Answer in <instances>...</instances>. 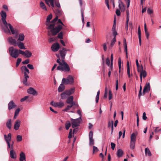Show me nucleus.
I'll return each instance as SVG.
<instances>
[{
    "label": "nucleus",
    "mask_w": 161,
    "mask_h": 161,
    "mask_svg": "<svg viewBox=\"0 0 161 161\" xmlns=\"http://www.w3.org/2000/svg\"><path fill=\"white\" fill-rule=\"evenodd\" d=\"M58 19V16H56L50 23L46 24V25L48 26L47 29L49 30L48 31V35L50 36L56 35L63 28L62 26L60 24H57L56 25Z\"/></svg>",
    "instance_id": "1"
},
{
    "label": "nucleus",
    "mask_w": 161,
    "mask_h": 161,
    "mask_svg": "<svg viewBox=\"0 0 161 161\" xmlns=\"http://www.w3.org/2000/svg\"><path fill=\"white\" fill-rule=\"evenodd\" d=\"M0 14L3 23L6 27L4 29V31L6 32H9L10 30L12 34H16L15 37H17L19 34L18 32L16 30H14L11 25L9 23H8L6 21V13L3 10H2L0 13Z\"/></svg>",
    "instance_id": "2"
},
{
    "label": "nucleus",
    "mask_w": 161,
    "mask_h": 161,
    "mask_svg": "<svg viewBox=\"0 0 161 161\" xmlns=\"http://www.w3.org/2000/svg\"><path fill=\"white\" fill-rule=\"evenodd\" d=\"M74 82V80L73 76L71 75H69L67 78H63L62 80V83L58 87V90L59 92L63 91L65 89L64 85L70 84L72 85Z\"/></svg>",
    "instance_id": "3"
},
{
    "label": "nucleus",
    "mask_w": 161,
    "mask_h": 161,
    "mask_svg": "<svg viewBox=\"0 0 161 161\" xmlns=\"http://www.w3.org/2000/svg\"><path fill=\"white\" fill-rule=\"evenodd\" d=\"M60 58L57 60V62L59 64V65L57 67V69L65 72H70V68L67 63L65 62L64 60H62V62L60 61Z\"/></svg>",
    "instance_id": "4"
},
{
    "label": "nucleus",
    "mask_w": 161,
    "mask_h": 161,
    "mask_svg": "<svg viewBox=\"0 0 161 161\" xmlns=\"http://www.w3.org/2000/svg\"><path fill=\"white\" fill-rule=\"evenodd\" d=\"M8 50L10 55L13 58H16L19 56V50L11 47L9 48Z\"/></svg>",
    "instance_id": "5"
},
{
    "label": "nucleus",
    "mask_w": 161,
    "mask_h": 161,
    "mask_svg": "<svg viewBox=\"0 0 161 161\" xmlns=\"http://www.w3.org/2000/svg\"><path fill=\"white\" fill-rule=\"evenodd\" d=\"M81 120V117L75 119H74L72 118L71 119L72 128H74L78 126L79 125V124L80 123V121Z\"/></svg>",
    "instance_id": "6"
},
{
    "label": "nucleus",
    "mask_w": 161,
    "mask_h": 161,
    "mask_svg": "<svg viewBox=\"0 0 161 161\" xmlns=\"http://www.w3.org/2000/svg\"><path fill=\"white\" fill-rule=\"evenodd\" d=\"M67 51V50L64 47L62 48V50H60L59 51V54L61 58V61L63 60H64Z\"/></svg>",
    "instance_id": "7"
},
{
    "label": "nucleus",
    "mask_w": 161,
    "mask_h": 161,
    "mask_svg": "<svg viewBox=\"0 0 161 161\" xmlns=\"http://www.w3.org/2000/svg\"><path fill=\"white\" fill-rule=\"evenodd\" d=\"M60 47V45L58 42H56L52 45L51 47L52 50L53 52L57 51Z\"/></svg>",
    "instance_id": "8"
},
{
    "label": "nucleus",
    "mask_w": 161,
    "mask_h": 161,
    "mask_svg": "<svg viewBox=\"0 0 161 161\" xmlns=\"http://www.w3.org/2000/svg\"><path fill=\"white\" fill-rule=\"evenodd\" d=\"M16 105L14 103L13 101H10L8 104V109L9 110L16 108Z\"/></svg>",
    "instance_id": "9"
},
{
    "label": "nucleus",
    "mask_w": 161,
    "mask_h": 161,
    "mask_svg": "<svg viewBox=\"0 0 161 161\" xmlns=\"http://www.w3.org/2000/svg\"><path fill=\"white\" fill-rule=\"evenodd\" d=\"M8 42L11 44L15 46H17V42L15 39H14L12 37H9L8 38Z\"/></svg>",
    "instance_id": "10"
},
{
    "label": "nucleus",
    "mask_w": 161,
    "mask_h": 161,
    "mask_svg": "<svg viewBox=\"0 0 161 161\" xmlns=\"http://www.w3.org/2000/svg\"><path fill=\"white\" fill-rule=\"evenodd\" d=\"M66 102L67 103L75 105V103L73 102V96H70L68 97L66 100Z\"/></svg>",
    "instance_id": "11"
},
{
    "label": "nucleus",
    "mask_w": 161,
    "mask_h": 161,
    "mask_svg": "<svg viewBox=\"0 0 161 161\" xmlns=\"http://www.w3.org/2000/svg\"><path fill=\"white\" fill-rule=\"evenodd\" d=\"M27 92L30 94H32L33 95H37L36 91L32 87H30L27 90Z\"/></svg>",
    "instance_id": "12"
},
{
    "label": "nucleus",
    "mask_w": 161,
    "mask_h": 161,
    "mask_svg": "<svg viewBox=\"0 0 161 161\" xmlns=\"http://www.w3.org/2000/svg\"><path fill=\"white\" fill-rule=\"evenodd\" d=\"M119 6L121 12H124L125 10V5L121 1H119Z\"/></svg>",
    "instance_id": "13"
},
{
    "label": "nucleus",
    "mask_w": 161,
    "mask_h": 161,
    "mask_svg": "<svg viewBox=\"0 0 161 161\" xmlns=\"http://www.w3.org/2000/svg\"><path fill=\"white\" fill-rule=\"evenodd\" d=\"M69 96L66 90L61 94V98L63 99H66Z\"/></svg>",
    "instance_id": "14"
},
{
    "label": "nucleus",
    "mask_w": 161,
    "mask_h": 161,
    "mask_svg": "<svg viewBox=\"0 0 161 161\" xmlns=\"http://www.w3.org/2000/svg\"><path fill=\"white\" fill-rule=\"evenodd\" d=\"M20 124V121L19 119L16 120L15 122L14 128L16 130L18 129Z\"/></svg>",
    "instance_id": "15"
},
{
    "label": "nucleus",
    "mask_w": 161,
    "mask_h": 161,
    "mask_svg": "<svg viewBox=\"0 0 161 161\" xmlns=\"http://www.w3.org/2000/svg\"><path fill=\"white\" fill-rule=\"evenodd\" d=\"M26 161V157L25 153L23 152H21L20 154V161Z\"/></svg>",
    "instance_id": "16"
},
{
    "label": "nucleus",
    "mask_w": 161,
    "mask_h": 161,
    "mask_svg": "<svg viewBox=\"0 0 161 161\" xmlns=\"http://www.w3.org/2000/svg\"><path fill=\"white\" fill-rule=\"evenodd\" d=\"M140 78L141 82H142V77H143V78H145L147 76V72L146 71L144 70L141 71L140 73Z\"/></svg>",
    "instance_id": "17"
},
{
    "label": "nucleus",
    "mask_w": 161,
    "mask_h": 161,
    "mask_svg": "<svg viewBox=\"0 0 161 161\" xmlns=\"http://www.w3.org/2000/svg\"><path fill=\"white\" fill-rule=\"evenodd\" d=\"M45 1L46 3L49 7H50V5L49 4V2H50L51 6L53 8L54 7V0H45Z\"/></svg>",
    "instance_id": "18"
},
{
    "label": "nucleus",
    "mask_w": 161,
    "mask_h": 161,
    "mask_svg": "<svg viewBox=\"0 0 161 161\" xmlns=\"http://www.w3.org/2000/svg\"><path fill=\"white\" fill-rule=\"evenodd\" d=\"M45 1L46 3L49 7H50V5L49 4V2H50L51 6L53 8L54 7V0H45Z\"/></svg>",
    "instance_id": "19"
},
{
    "label": "nucleus",
    "mask_w": 161,
    "mask_h": 161,
    "mask_svg": "<svg viewBox=\"0 0 161 161\" xmlns=\"http://www.w3.org/2000/svg\"><path fill=\"white\" fill-rule=\"evenodd\" d=\"M17 45L19 48L21 49H26V48L25 47L24 44L23 42H20L17 43Z\"/></svg>",
    "instance_id": "20"
},
{
    "label": "nucleus",
    "mask_w": 161,
    "mask_h": 161,
    "mask_svg": "<svg viewBox=\"0 0 161 161\" xmlns=\"http://www.w3.org/2000/svg\"><path fill=\"white\" fill-rule=\"evenodd\" d=\"M10 157L12 158H16V153L13 150H11L10 152Z\"/></svg>",
    "instance_id": "21"
},
{
    "label": "nucleus",
    "mask_w": 161,
    "mask_h": 161,
    "mask_svg": "<svg viewBox=\"0 0 161 161\" xmlns=\"http://www.w3.org/2000/svg\"><path fill=\"white\" fill-rule=\"evenodd\" d=\"M150 85L149 83H147L144 88L143 90L146 91V92H148L150 91Z\"/></svg>",
    "instance_id": "22"
},
{
    "label": "nucleus",
    "mask_w": 161,
    "mask_h": 161,
    "mask_svg": "<svg viewBox=\"0 0 161 161\" xmlns=\"http://www.w3.org/2000/svg\"><path fill=\"white\" fill-rule=\"evenodd\" d=\"M138 38H139V45L140 46H141V31L140 30V26L138 27Z\"/></svg>",
    "instance_id": "23"
},
{
    "label": "nucleus",
    "mask_w": 161,
    "mask_h": 161,
    "mask_svg": "<svg viewBox=\"0 0 161 161\" xmlns=\"http://www.w3.org/2000/svg\"><path fill=\"white\" fill-rule=\"evenodd\" d=\"M123 154V152L121 149H119L117 150V156L119 158L122 157Z\"/></svg>",
    "instance_id": "24"
},
{
    "label": "nucleus",
    "mask_w": 161,
    "mask_h": 161,
    "mask_svg": "<svg viewBox=\"0 0 161 161\" xmlns=\"http://www.w3.org/2000/svg\"><path fill=\"white\" fill-rule=\"evenodd\" d=\"M136 135L135 133H132L130 136V141L136 142Z\"/></svg>",
    "instance_id": "25"
},
{
    "label": "nucleus",
    "mask_w": 161,
    "mask_h": 161,
    "mask_svg": "<svg viewBox=\"0 0 161 161\" xmlns=\"http://www.w3.org/2000/svg\"><path fill=\"white\" fill-rule=\"evenodd\" d=\"M32 53L29 50H26L25 56L26 58H30L32 55Z\"/></svg>",
    "instance_id": "26"
},
{
    "label": "nucleus",
    "mask_w": 161,
    "mask_h": 161,
    "mask_svg": "<svg viewBox=\"0 0 161 161\" xmlns=\"http://www.w3.org/2000/svg\"><path fill=\"white\" fill-rule=\"evenodd\" d=\"M25 36L22 33H20L19 35L18 40L20 41H23L24 39Z\"/></svg>",
    "instance_id": "27"
},
{
    "label": "nucleus",
    "mask_w": 161,
    "mask_h": 161,
    "mask_svg": "<svg viewBox=\"0 0 161 161\" xmlns=\"http://www.w3.org/2000/svg\"><path fill=\"white\" fill-rule=\"evenodd\" d=\"M64 105V103L62 102L61 101L58 102H56V107L62 108Z\"/></svg>",
    "instance_id": "28"
},
{
    "label": "nucleus",
    "mask_w": 161,
    "mask_h": 161,
    "mask_svg": "<svg viewBox=\"0 0 161 161\" xmlns=\"http://www.w3.org/2000/svg\"><path fill=\"white\" fill-rule=\"evenodd\" d=\"M40 7L42 9L47 11L45 5L42 1H41L40 2Z\"/></svg>",
    "instance_id": "29"
},
{
    "label": "nucleus",
    "mask_w": 161,
    "mask_h": 161,
    "mask_svg": "<svg viewBox=\"0 0 161 161\" xmlns=\"http://www.w3.org/2000/svg\"><path fill=\"white\" fill-rule=\"evenodd\" d=\"M71 124L70 121H67L65 123V128L67 130H68L71 126Z\"/></svg>",
    "instance_id": "30"
},
{
    "label": "nucleus",
    "mask_w": 161,
    "mask_h": 161,
    "mask_svg": "<svg viewBox=\"0 0 161 161\" xmlns=\"http://www.w3.org/2000/svg\"><path fill=\"white\" fill-rule=\"evenodd\" d=\"M6 125L8 128L10 129L11 128V119H9L7 121L6 123Z\"/></svg>",
    "instance_id": "31"
},
{
    "label": "nucleus",
    "mask_w": 161,
    "mask_h": 161,
    "mask_svg": "<svg viewBox=\"0 0 161 161\" xmlns=\"http://www.w3.org/2000/svg\"><path fill=\"white\" fill-rule=\"evenodd\" d=\"M21 69L22 71L24 70L25 72H26V73L28 74L29 73V70L25 66H22L21 68Z\"/></svg>",
    "instance_id": "32"
},
{
    "label": "nucleus",
    "mask_w": 161,
    "mask_h": 161,
    "mask_svg": "<svg viewBox=\"0 0 161 161\" xmlns=\"http://www.w3.org/2000/svg\"><path fill=\"white\" fill-rule=\"evenodd\" d=\"M113 56L112 53L111 54V64L110 68L109 69H110V71L113 69Z\"/></svg>",
    "instance_id": "33"
},
{
    "label": "nucleus",
    "mask_w": 161,
    "mask_h": 161,
    "mask_svg": "<svg viewBox=\"0 0 161 161\" xmlns=\"http://www.w3.org/2000/svg\"><path fill=\"white\" fill-rule=\"evenodd\" d=\"M69 95H70L74 93L75 92V88H71L69 90H66Z\"/></svg>",
    "instance_id": "34"
},
{
    "label": "nucleus",
    "mask_w": 161,
    "mask_h": 161,
    "mask_svg": "<svg viewBox=\"0 0 161 161\" xmlns=\"http://www.w3.org/2000/svg\"><path fill=\"white\" fill-rule=\"evenodd\" d=\"M52 18V15L51 14L48 15L47 18V23H50V20Z\"/></svg>",
    "instance_id": "35"
},
{
    "label": "nucleus",
    "mask_w": 161,
    "mask_h": 161,
    "mask_svg": "<svg viewBox=\"0 0 161 161\" xmlns=\"http://www.w3.org/2000/svg\"><path fill=\"white\" fill-rule=\"evenodd\" d=\"M145 153L146 155L147 154L149 156L151 155V153L148 148H146L145 149Z\"/></svg>",
    "instance_id": "36"
},
{
    "label": "nucleus",
    "mask_w": 161,
    "mask_h": 161,
    "mask_svg": "<svg viewBox=\"0 0 161 161\" xmlns=\"http://www.w3.org/2000/svg\"><path fill=\"white\" fill-rule=\"evenodd\" d=\"M74 105L72 104H69V105H68L66 106V108L64 109L63 110V111H67L68 110H69L70 109V108H72Z\"/></svg>",
    "instance_id": "37"
},
{
    "label": "nucleus",
    "mask_w": 161,
    "mask_h": 161,
    "mask_svg": "<svg viewBox=\"0 0 161 161\" xmlns=\"http://www.w3.org/2000/svg\"><path fill=\"white\" fill-rule=\"evenodd\" d=\"M19 111H20V108H18L15 110V111L14 115V119H16V117L18 115Z\"/></svg>",
    "instance_id": "38"
},
{
    "label": "nucleus",
    "mask_w": 161,
    "mask_h": 161,
    "mask_svg": "<svg viewBox=\"0 0 161 161\" xmlns=\"http://www.w3.org/2000/svg\"><path fill=\"white\" fill-rule=\"evenodd\" d=\"M8 136L9 138V139L8 140V139L7 140H6V142L8 144V148H10L11 146L10 144V141H11V137H10V134Z\"/></svg>",
    "instance_id": "39"
},
{
    "label": "nucleus",
    "mask_w": 161,
    "mask_h": 161,
    "mask_svg": "<svg viewBox=\"0 0 161 161\" xmlns=\"http://www.w3.org/2000/svg\"><path fill=\"white\" fill-rule=\"evenodd\" d=\"M135 142L130 141V147L131 149H133L135 146Z\"/></svg>",
    "instance_id": "40"
},
{
    "label": "nucleus",
    "mask_w": 161,
    "mask_h": 161,
    "mask_svg": "<svg viewBox=\"0 0 161 161\" xmlns=\"http://www.w3.org/2000/svg\"><path fill=\"white\" fill-rule=\"evenodd\" d=\"M57 39L56 37H51L49 39L48 41L49 42H52L55 41H56Z\"/></svg>",
    "instance_id": "41"
},
{
    "label": "nucleus",
    "mask_w": 161,
    "mask_h": 161,
    "mask_svg": "<svg viewBox=\"0 0 161 161\" xmlns=\"http://www.w3.org/2000/svg\"><path fill=\"white\" fill-rule=\"evenodd\" d=\"M57 37L60 39H63V33L62 32H60L58 34Z\"/></svg>",
    "instance_id": "42"
},
{
    "label": "nucleus",
    "mask_w": 161,
    "mask_h": 161,
    "mask_svg": "<svg viewBox=\"0 0 161 161\" xmlns=\"http://www.w3.org/2000/svg\"><path fill=\"white\" fill-rule=\"evenodd\" d=\"M127 75L129 78H130L132 76V74H131V75L130 74V68H127Z\"/></svg>",
    "instance_id": "43"
},
{
    "label": "nucleus",
    "mask_w": 161,
    "mask_h": 161,
    "mask_svg": "<svg viewBox=\"0 0 161 161\" xmlns=\"http://www.w3.org/2000/svg\"><path fill=\"white\" fill-rule=\"evenodd\" d=\"M142 86L141 85H140V90H139V94H138V97H139V99L140 98V96L141 95H142Z\"/></svg>",
    "instance_id": "44"
},
{
    "label": "nucleus",
    "mask_w": 161,
    "mask_h": 161,
    "mask_svg": "<svg viewBox=\"0 0 161 161\" xmlns=\"http://www.w3.org/2000/svg\"><path fill=\"white\" fill-rule=\"evenodd\" d=\"M56 14L57 15H60L62 14V11L61 10L58 9L56 10Z\"/></svg>",
    "instance_id": "45"
},
{
    "label": "nucleus",
    "mask_w": 161,
    "mask_h": 161,
    "mask_svg": "<svg viewBox=\"0 0 161 161\" xmlns=\"http://www.w3.org/2000/svg\"><path fill=\"white\" fill-rule=\"evenodd\" d=\"M22 140V136H21L18 135L17 136V140L18 142H20Z\"/></svg>",
    "instance_id": "46"
},
{
    "label": "nucleus",
    "mask_w": 161,
    "mask_h": 161,
    "mask_svg": "<svg viewBox=\"0 0 161 161\" xmlns=\"http://www.w3.org/2000/svg\"><path fill=\"white\" fill-rule=\"evenodd\" d=\"M137 71L138 72H140V73L141 72L144 71V70H143V66L141 65V67L140 66L139 67L137 68Z\"/></svg>",
    "instance_id": "47"
},
{
    "label": "nucleus",
    "mask_w": 161,
    "mask_h": 161,
    "mask_svg": "<svg viewBox=\"0 0 161 161\" xmlns=\"http://www.w3.org/2000/svg\"><path fill=\"white\" fill-rule=\"evenodd\" d=\"M22 61V59L20 58H18L17 60V61L16 64V66L17 67L19 66L20 63Z\"/></svg>",
    "instance_id": "48"
},
{
    "label": "nucleus",
    "mask_w": 161,
    "mask_h": 161,
    "mask_svg": "<svg viewBox=\"0 0 161 161\" xmlns=\"http://www.w3.org/2000/svg\"><path fill=\"white\" fill-rule=\"evenodd\" d=\"M115 42H116V38L114 37L111 42L110 46L111 47H112L114 46V43H115Z\"/></svg>",
    "instance_id": "49"
},
{
    "label": "nucleus",
    "mask_w": 161,
    "mask_h": 161,
    "mask_svg": "<svg viewBox=\"0 0 161 161\" xmlns=\"http://www.w3.org/2000/svg\"><path fill=\"white\" fill-rule=\"evenodd\" d=\"M98 151L97 147L95 146H93V153H97Z\"/></svg>",
    "instance_id": "50"
},
{
    "label": "nucleus",
    "mask_w": 161,
    "mask_h": 161,
    "mask_svg": "<svg viewBox=\"0 0 161 161\" xmlns=\"http://www.w3.org/2000/svg\"><path fill=\"white\" fill-rule=\"evenodd\" d=\"M10 137H11V133H9L8 134L7 136L6 135H4V139H5L6 141V140H7V139H8V140L9 139L8 136H9V135H10Z\"/></svg>",
    "instance_id": "51"
},
{
    "label": "nucleus",
    "mask_w": 161,
    "mask_h": 161,
    "mask_svg": "<svg viewBox=\"0 0 161 161\" xmlns=\"http://www.w3.org/2000/svg\"><path fill=\"white\" fill-rule=\"evenodd\" d=\"M113 97V94L111 90H109V99L111 100Z\"/></svg>",
    "instance_id": "52"
},
{
    "label": "nucleus",
    "mask_w": 161,
    "mask_h": 161,
    "mask_svg": "<svg viewBox=\"0 0 161 161\" xmlns=\"http://www.w3.org/2000/svg\"><path fill=\"white\" fill-rule=\"evenodd\" d=\"M57 24H60L62 26V25H64H64L63 24V23L62 22L61 20L60 19H58L57 21V24Z\"/></svg>",
    "instance_id": "53"
},
{
    "label": "nucleus",
    "mask_w": 161,
    "mask_h": 161,
    "mask_svg": "<svg viewBox=\"0 0 161 161\" xmlns=\"http://www.w3.org/2000/svg\"><path fill=\"white\" fill-rule=\"evenodd\" d=\"M90 142L89 144L90 145H92L94 144V140L93 138H89Z\"/></svg>",
    "instance_id": "54"
},
{
    "label": "nucleus",
    "mask_w": 161,
    "mask_h": 161,
    "mask_svg": "<svg viewBox=\"0 0 161 161\" xmlns=\"http://www.w3.org/2000/svg\"><path fill=\"white\" fill-rule=\"evenodd\" d=\"M30 62L29 59H26L25 61L22 62V63L24 64H28Z\"/></svg>",
    "instance_id": "55"
},
{
    "label": "nucleus",
    "mask_w": 161,
    "mask_h": 161,
    "mask_svg": "<svg viewBox=\"0 0 161 161\" xmlns=\"http://www.w3.org/2000/svg\"><path fill=\"white\" fill-rule=\"evenodd\" d=\"M28 78H27L24 77V78L23 79V83L24 85H27V79Z\"/></svg>",
    "instance_id": "56"
},
{
    "label": "nucleus",
    "mask_w": 161,
    "mask_h": 161,
    "mask_svg": "<svg viewBox=\"0 0 161 161\" xmlns=\"http://www.w3.org/2000/svg\"><path fill=\"white\" fill-rule=\"evenodd\" d=\"M121 60L120 59V58H119L118 59V65H119V69H121Z\"/></svg>",
    "instance_id": "57"
},
{
    "label": "nucleus",
    "mask_w": 161,
    "mask_h": 161,
    "mask_svg": "<svg viewBox=\"0 0 161 161\" xmlns=\"http://www.w3.org/2000/svg\"><path fill=\"white\" fill-rule=\"evenodd\" d=\"M29 97L28 96H25L23 98H21L20 100V101L21 102H23L25 101Z\"/></svg>",
    "instance_id": "58"
},
{
    "label": "nucleus",
    "mask_w": 161,
    "mask_h": 161,
    "mask_svg": "<svg viewBox=\"0 0 161 161\" xmlns=\"http://www.w3.org/2000/svg\"><path fill=\"white\" fill-rule=\"evenodd\" d=\"M3 8L6 11H8V6L6 5H3Z\"/></svg>",
    "instance_id": "59"
},
{
    "label": "nucleus",
    "mask_w": 161,
    "mask_h": 161,
    "mask_svg": "<svg viewBox=\"0 0 161 161\" xmlns=\"http://www.w3.org/2000/svg\"><path fill=\"white\" fill-rule=\"evenodd\" d=\"M145 35H146V38H147V39H148L149 36V32H148V31L147 30H146V31H145Z\"/></svg>",
    "instance_id": "60"
},
{
    "label": "nucleus",
    "mask_w": 161,
    "mask_h": 161,
    "mask_svg": "<svg viewBox=\"0 0 161 161\" xmlns=\"http://www.w3.org/2000/svg\"><path fill=\"white\" fill-rule=\"evenodd\" d=\"M19 54H20L23 55L25 56V52H24V51H22L20 50H19Z\"/></svg>",
    "instance_id": "61"
},
{
    "label": "nucleus",
    "mask_w": 161,
    "mask_h": 161,
    "mask_svg": "<svg viewBox=\"0 0 161 161\" xmlns=\"http://www.w3.org/2000/svg\"><path fill=\"white\" fill-rule=\"evenodd\" d=\"M93 132L92 131H91L89 134V138H93Z\"/></svg>",
    "instance_id": "62"
},
{
    "label": "nucleus",
    "mask_w": 161,
    "mask_h": 161,
    "mask_svg": "<svg viewBox=\"0 0 161 161\" xmlns=\"http://www.w3.org/2000/svg\"><path fill=\"white\" fill-rule=\"evenodd\" d=\"M27 67L28 68L31 69H34V67L33 65L31 64H28L27 65Z\"/></svg>",
    "instance_id": "63"
},
{
    "label": "nucleus",
    "mask_w": 161,
    "mask_h": 161,
    "mask_svg": "<svg viewBox=\"0 0 161 161\" xmlns=\"http://www.w3.org/2000/svg\"><path fill=\"white\" fill-rule=\"evenodd\" d=\"M147 12L148 14H150L153 13V10L150 8H148L147 10Z\"/></svg>",
    "instance_id": "64"
}]
</instances>
